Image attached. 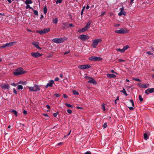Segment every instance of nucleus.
<instances>
[{
    "label": "nucleus",
    "mask_w": 154,
    "mask_h": 154,
    "mask_svg": "<svg viewBox=\"0 0 154 154\" xmlns=\"http://www.w3.org/2000/svg\"><path fill=\"white\" fill-rule=\"evenodd\" d=\"M29 90L31 92H36L39 91L40 89V86L37 85H34L33 86L28 87Z\"/></svg>",
    "instance_id": "1"
},
{
    "label": "nucleus",
    "mask_w": 154,
    "mask_h": 154,
    "mask_svg": "<svg viewBox=\"0 0 154 154\" xmlns=\"http://www.w3.org/2000/svg\"><path fill=\"white\" fill-rule=\"evenodd\" d=\"M26 72L25 71H23V68H19L14 72L13 74L15 75H17L23 74Z\"/></svg>",
    "instance_id": "2"
},
{
    "label": "nucleus",
    "mask_w": 154,
    "mask_h": 154,
    "mask_svg": "<svg viewBox=\"0 0 154 154\" xmlns=\"http://www.w3.org/2000/svg\"><path fill=\"white\" fill-rule=\"evenodd\" d=\"M129 31L126 29H121L119 30H116L115 32L117 33L123 34L128 32Z\"/></svg>",
    "instance_id": "3"
},
{
    "label": "nucleus",
    "mask_w": 154,
    "mask_h": 154,
    "mask_svg": "<svg viewBox=\"0 0 154 154\" xmlns=\"http://www.w3.org/2000/svg\"><path fill=\"white\" fill-rule=\"evenodd\" d=\"M102 40L100 39H97L93 40V43L91 44V46L93 48H96L99 42H101Z\"/></svg>",
    "instance_id": "4"
},
{
    "label": "nucleus",
    "mask_w": 154,
    "mask_h": 154,
    "mask_svg": "<svg viewBox=\"0 0 154 154\" xmlns=\"http://www.w3.org/2000/svg\"><path fill=\"white\" fill-rule=\"evenodd\" d=\"M50 28H45L43 30L37 31L36 32L42 35L48 33L50 31Z\"/></svg>",
    "instance_id": "5"
},
{
    "label": "nucleus",
    "mask_w": 154,
    "mask_h": 154,
    "mask_svg": "<svg viewBox=\"0 0 154 154\" xmlns=\"http://www.w3.org/2000/svg\"><path fill=\"white\" fill-rule=\"evenodd\" d=\"M89 60L91 61H99L102 60V58L100 57L92 56L89 57Z\"/></svg>",
    "instance_id": "6"
},
{
    "label": "nucleus",
    "mask_w": 154,
    "mask_h": 154,
    "mask_svg": "<svg viewBox=\"0 0 154 154\" xmlns=\"http://www.w3.org/2000/svg\"><path fill=\"white\" fill-rule=\"evenodd\" d=\"M78 38L82 41H84L88 39L89 38V37L86 35H79L78 37Z\"/></svg>",
    "instance_id": "7"
},
{
    "label": "nucleus",
    "mask_w": 154,
    "mask_h": 154,
    "mask_svg": "<svg viewBox=\"0 0 154 154\" xmlns=\"http://www.w3.org/2000/svg\"><path fill=\"white\" fill-rule=\"evenodd\" d=\"M52 41L56 43H60L64 42L65 41V40L63 38H54L52 40Z\"/></svg>",
    "instance_id": "8"
},
{
    "label": "nucleus",
    "mask_w": 154,
    "mask_h": 154,
    "mask_svg": "<svg viewBox=\"0 0 154 154\" xmlns=\"http://www.w3.org/2000/svg\"><path fill=\"white\" fill-rule=\"evenodd\" d=\"M129 47L128 45H126L124 46L122 49L117 48L116 51H119L122 53L124 52L126 50H127Z\"/></svg>",
    "instance_id": "9"
},
{
    "label": "nucleus",
    "mask_w": 154,
    "mask_h": 154,
    "mask_svg": "<svg viewBox=\"0 0 154 154\" xmlns=\"http://www.w3.org/2000/svg\"><path fill=\"white\" fill-rule=\"evenodd\" d=\"M91 67L90 65L87 64L79 66L78 68L82 69H84L90 68Z\"/></svg>",
    "instance_id": "10"
},
{
    "label": "nucleus",
    "mask_w": 154,
    "mask_h": 154,
    "mask_svg": "<svg viewBox=\"0 0 154 154\" xmlns=\"http://www.w3.org/2000/svg\"><path fill=\"white\" fill-rule=\"evenodd\" d=\"M120 11L118 14L119 16H120L122 15H126V12H125L124 11V8L123 7H122L121 8H120Z\"/></svg>",
    "instance_id": "11"
},
{
    "label": "nucleus",
    "mask_w": 154,
    "mask_h": 154,
    "mask_svg": "<svg viewBox=\"0 0 154 154\" xmlns=\"http://www.w3.org/2000/svg\"><path fill=\"white\" fill-rule=\"evenodd\" d=\"M31 55L33 57L37 58L42 56V54L38 52H32L31 53Z\"/></svg>",
    "instance_id": "12"
},
{
    "label": "nucleus",
    "mask_w": 154,
    "mask_h": 154,
    "mask_svg": "<svg viewBox=\"0 0 154 154\" xmlns=\"http://www.w3.org/2000/svg\"><path fill=\"white\" fill-rule=\"evenodd\" d=\"M154 92V88H148L145 91V93L147 94Z\"/></svg>",
    "instance_id": "13"
},
{
    "label": "nucleus",
    "mask_w": 154,
    "mask_h": 154,
    "mask_svg": "<svg viewBox=\"0 0 154 154\" xmlns=\"http://www.w3.org/2000/svg\"><path fill=\"white\" fill-rule=\"evenodd\" d=\"M87 78L90 79L88 81V82L89 83H92L94 84H96V82L95 80L93 78H91L90 77H87Z\"/></svg>",
    "instance_id": "14"
},
{
    "label": "nucleus",
    "mask_w": 154,
    "mask_h": 154,
    "mask_svg": "<svg viewBox=\"0 0 154 154\" xmlns=\"http://www.w3.org/2000/svg\"><path fill=\"white\" fill-rule=\"evenodd\" d=\"M1 88L4 90H8L9 88V86L7 84H5L2 85H1Z\"/></svg>",
    "instance_id": "15"
},
{
    "label": "nucleus",
    "mask_w": 154,
    "mask_h": 154,
    "mask_svg": "<svg viewBox=\"0 0 154 154\" xmlns=\"http://www.w3.org/2000/svg\"><path fill=\"white\" fill-rule=\"evenodd\" d=\"M54 81L53 80H51L49 81L48 83H47V85L45 86V88H47L48 87H52L54 83Z\"/></svg>",
    "instance_id": "16"
},
{
    "label": "nucleus",
    "mask_w": 154,
    "mask_h": 154,
    "mask_svg": "<svg viewBox=\"0 0 154 154\" xmlns=\"http://www.w3.org/2000/svg\"><path fill=\"white\" fill-rule=\"evenodd\" d=\"M32 44L34 45L39 50L41 49V48L39 46V43L38 42H32Z\"/></svg>",
    "instance_id": "17"
},
{
    "label": "nucleus",
    "mask_w": 154,
    "mask_h": 154,
    "mask_svg": "<svg viewBox=\"0 0 154 154\" xmlns=\"http://www.w3.org/2000/svg\"><path fill=\"white\" fill-rule=\"evenodd\" d=\"M107 77L109 78H115L116 77V75L113 74H107L106 75Z\"/></svg>",
    "instance_id": "18"
},
{
    "label": "nucleus",
    "mask_w": 154,
    "mask_h": 154,
    "mask_svg": "<svg viewBox=\"0 0 154 154\" xmlns=\"http://www.w3.org/2000/svg\"><path fill=\"white\" fill-rule=\"evenodd\" d=\"M15 43V42H11L7 43L6 44L7 45V47H11L14 45Z\"/></svg>",
    "instance_id": "19"
},
{
    "label": "nucleus",
    "mask_w": 154,
    "mask_h": 154,
    "mask_svg": "<svg viewBox=\"0 0 154 154\" xmlns=\"http://www.w3.org/2000/svg\"><path fill=\"white\" fill-rule=\"evenodd\" d=\"M91 24V22H88V23H87L86 25V26L84 27L85 28H86L85 29L86 30H88V29L90 27V26Z\"/></svg>",
    "instance_id": "20"
},
{
    "label": "nucleus",
    "mask_w": 154,
    "mask_h": 154,
    "mask_svg": "<svg viewBox=\"0 0 154 154\" xmlns=\"http://www.w3.org/2000/svg\"><path fill=\"white\" fill-rule=\"evenodd\" d=\"M32 3V2L31 0H26L25 2L26 4L28 5L31 4Z\"/></svg>",
    "instance_id": "21"
},
{
    "label": "nucleus",
    "mask_w": 154,
    "mask_h": 154,
    "mask_svg": "<svg viewBox=\"0 0 154 154\" xmlns=\"http://www.w3.org/2000/svg\"><path fill=\"white\" fill-rule=\"evenodd\" d=\"M121 92L123 93L125 95L127 96L128 95V94L125 91V90L124 88H123L122 90L121 91Z\"/></svg>",
    "instance_id": "22"
},
{
    "label": "nucleus",
    "mask_w": 154,
    "mask_h": 154,
    "mask_svg": "<svg viewBox=\"0 0 154 154\" xmlns=\"http://www.w3.org/2000/svg\"><path fill=\"white\" fill-rule=\"evenodd\" d=\"M149 86V84H143L142 85V88H146L148 87Z\"/></svg>",
    "instance_id": "23"
},
{
    "label": "nucleus",
    "mask_w": 154,
    "mask_h": 154,
    "mask_svg": "<svg viewBox=\"0 0 154 154\" xmlns=\"http://www.w3.org/2000/svg\"><path fill=\"white\" fill-rule=\"evenodd\" d=\"M86 28L84 27L81 29H79V30H78V31L79 32H84L85 31H86L87 30H86V29H85Z\"/></svg>",
    "instance_id": "24"
},
{
    "label": "nucleus",
    "mask_w": 154,
    "mask_h": 154,
    "mask_svg": "<svg viewBox=\"0 0 154 154\" xmlns=\"http://www.w3.org/2000/svg\"><path fill=\"white\" fill-rule=\"evenodd\" d=\"M143 137L144 139L146 140L149 139V137L148 136L147 134L146 133H145L144 134Z\"/></svg>",
    "instance_id": "25"
},
{
    "label": "nucleus",
    "mask_w": 154,
    "mask_h": 154,
    "mask_svg": "<svg viewBox=\"0 0 154 154\" xmlns=\"http://www.w3.org/2000/svg\"><path fill=\"white\" fill-rule=\"evenodd\" d=\"M73 93L74 95H78L79 94V92L77 91L76 90H73Z\"/></svg>",
    "instance_id": "26"
},
{
    "label": "nucleus",
    "mask_w": 154,
    "mask_h": 154,
    "mask_svg": "<svg viewBox=\"0 0 154 154\" xmlns=\"http://www.w3.org/2000/svg\"><path fill=\"white\" fill-rule=\"evenodd\" d=\"M65 105L68 107L72 108V106L70 104L65 103Z\"/></svg>",
    "instance_id": "27"
},
{
    "label": "nucleus",
    "mask_w": 154,
    "mask_h": 154,
    "mask_svg": "<svg viewBox=\"0 0 154 154\" xmlns=\"http://www.w3.org/2000/svg\"><path fill=\"white\" fill-rule=\"evenodd\" d=\"M26 8L27 9L28 8H30L32 10H33V9L32 7H30L29 5H27L26 6Z\"/></svg>",
    "instance_id": "28"
},
{
    "label": "nucleus",
    "mask_w": 154,
    "mask_h": 154,
    "mask_svg": "<svg viewBox=\"0 0 154 154\" xmlns=\"http://www.w3.org/2000/svg\"><path fill=\"white\" fill-rule=\"evenodd\" d=\"M58 20V19L57 18H55L53 20V21L54 23H56L57 22Z\"/></svg>",
    "instance_id": "29"
},
{
    "label": "nucleus",
    "mask_w": 154,
    "mask_h": 154,
    "mask_svg": "<svg viewBox=\"0 0 154 154\" xmlns=\"http://www.w3.org/2000/svg\"><path fill=\"white\" fill-rule=\"evenodd\" d=\"M47 8H46V6H45L44 7V8H43V11H44V14H45L47 13Z\"/></svg>",
    "instance_id": "30"
},
{
    "label": "nucleus",
    "mask_w": 154,
    "mask_h": 154,
    "mask_svg": "<svg viewBox=\"0 0 154 154\" xmlns=\"http://www.w3.org/2000/svg\"><path fill=\"white\" fill-rule=\"evenodd\" d=\"M7 47V45L6 44H4L3 45L0 46V48L1 49Z\"/></svg>",
    "instance_id": "31"
},
{
    "label": "nucleus",
    "mask_w": 154,
    "mask_h": 154,
    "mask_svg": "<svg viewBox=\"0 0 154 154\" xmlns=\"http://www.w3.org/2000/svg\"><path fill=\"white\" fill-rule=\"evenodd\" d=\"M17 88L19 90H22L23 88V86L21 85H18L17 86Z\"/></svg>",
    "instance_id": "32"
},
{
    "label": "nucleus",
    "mask_w": 154,
    "mask_h": 154,
    "mask_svg": "<svg viewBox=\"0 0 154 154\" xmlns=\"http://www.w3.org/2000/svg\"><path fill=\"white\" fill-rule=\"evenodd\" d=\"M12 112L14 113V114L16 116H17V112L16 110H13L12 111Z\"/></svg>",
    "instance_id": "33"
},
{
    "label": "nucleus",
    "mask_w": 154,
    "mask_h": 154,
    "mask_svg": "<svg viewBox=\"0 0 154 154\" xmlns=\"http://www.w3.org/2000/svg\"><path fill=\"white\" fill-rule=\"evenodd\" d=\"M139 100L140 102H142L143 101V98L141 97L140 95H139Z\"/></svg>",
    "instance_id": "34"
},
{
    "label": "nucleus",
    "mask_w": 154,
    "mask_h": 154,
    "mask_svg": "<svg viewBox=\"0 0 154 154\" xmlns=\"http://www.w3.org/2000/svg\"><path fill=\"white\" fill-rule=\"evenodd\" d=\"M130 102L131 103L132 105V106H134V101L133 100H130Z\"/></svg>",
    "instance_id": "35"
},
{
    "label": "nucleus",
    "mask_w": 154,
    "mask_h": 154,
    "mask_svg": "<svg viewBox=\"0 0 154 154\" xmlns=\"http://www.w3.org/2000/svg\"><path fill=\"white\" fill-rule=\"evenodd\" d=\"M34 11V14L36 15H38V12L37 10H33Z\"/></svg>",
    "instance_id": "36"
},
{
    "label": "nucleus",
    "mask_w": 154,
    "mask_h": 154,
    "mask_svg": "<svg viewBox=\"0 0 154 154\" xmlns=\"http://www.w3.org/2000/svg\"><path fill=\"white\" fill-rule=\"evenodd\" d=\"M63 0H57L56 1V3L57 4L61 3Z\"/></svg>",
    "instance_id": "37"
},
{
    "label": "nucleus",
    "mask_w": 154,
    "mask_h": 154,
    "mask_svg": "<svg viewBox=\"0 0 154 154\" xmlns=\"http://www.w3.org/2000/svg\"><path fill=\"white\" fill-rule=\"evenodd\" d=\"M133 80H134L136 81H138V82H140L141 81V80H140V79H139L138 78H133Z\"/></svg>",
    "instance_id": "38"
},
{
    "label": "nucleus",
    "mask_w": 154,
    "mask_h": 154,
    "mask_svg": "<svg viewBox=\"0 0 154 154\" xmlns=\"http://www.w3.org/2000/svg\"><path fill=\"white\" fill-rule=\"evenodd\" d=\"M102 107L103 109V111H105V108L104 106V104H103L102 105Z\"/></svg>",
    "instance_id": "39"
},
{
    "label": "nucleus",
    "mask_w": 154,
    "mask_h": 154,
    "mask_svg": "<svg viewBox=\"0 0 154 154\" xmlns=\"http://www.w3.org/2000/svg\"><path fill=\"white\" fill-rule=\"evenodd\" d=\"M67 112L69 114H71L72 113V111L70 109H68L67 110Z\"/></svg>",
    "instance_id": "40"
},
{
    "label": "nucleus",
    "mask_w": 154,
    "mask_h": 154,
    "mask_svg": "<svg viewBox=\"0 0 154 154\" xmlns=\"http://www.w3.org/2000/svg\"><path fill=\"white\" fill-rule=\"evenodd\" d=\"M107 126V125L106 123H105L103 125V127L104 128H106Z\"/></svg>",
    "instance_id": "41"
},
{
    "label": "nucleus",
    "mask_w": 154,
    "mask_h": 154,
    "mask_svg": "<svg viewBox=\"0 0 154 154\" xmlns=\"http://www.w3.org/2000/svg\"><path fill=\"white\" fill-rule=\"evenodd\" d=\"M146 53L148 55H153V54L151 53L150 51H147L146 52Z\"/></svg>",
    "instance_id": "42"
},
{
    "label": "nucleus",
    "mask_w": 154,
    "mask_h": 154,
    "mask_svg": "<svg viewBox=\"0 0 154 154\" xmlns=\"http://www.w3.org/2000/svg\"><path fill=\"white\" fill-rule=\"evenodd\" d=\"M138 85L140 88H142L143 84H142L140 83H139L138 84Z\"/></svg>",
    "instance_id": "43"
},
{
    "label": "nucleus",
    "mask_w": 154,
    "mask_h": 154,
    "mask_svg": "<svg viewBox=\"0 0 154 154\" xmlns=\"http://www.w3.org/2000/svg\"><path fill=\"white\" fill-rule=\"evenodd\" d=\"M120 26V25L119 24H114V26L115 27H118L119 26Z\"/></svg>",
    "instance_id": "44"
},
{
    "label": "nucleus",
    "mask_w": 154,
    "mask_h": 154,
    "mask_svg": "<svg viewBox=\"0 0 154 154\" xmlns=\"http://www.w3.org/2000/svg\"><path fill=\"white\" fill-rule=\"evenodd\" d=\"M105 13V11H103L101 12V15L100 16H102Z\"/></svg>",
    "instance_id": "45"
},
{
    "label": "nucleus",
    "mask_w": 154,
    "mask_h": 154,
    "mask_svg": "<svg viewBox=\"0 0 154 154\" xmlns=\"http://www.w3.org/2000/svg\"><path fill=\"white\" fill-rule=\"evenodd\" d=\"M55 96L56 97H58L60 96V95L59 94H55Z\"/></svg>",
    "instance_id": "46"
},
{
    "label": "nucleus",
    "mask_w": 154,
    "mask_h": 154,
    "mask_svg": "<svg viewBox=\"0 0 154 154\" xmlns=\"http://www.w3.org/2000/svg\"><path fill=\"white\" fill-rule=\"evenodd\" d=\"M128 107L131 110H132L134 109V108L133 107Z\"/></svg>",
    "instance_id": "47"
},
{
    "label": "nucleus",
    "mask_w": 154,
    "mask_h": 154,
    "mask_svg": "<svg viewBox=\"0 0 154 154\" xmlns=\"http://www.w3.org/2000/svg\"><path fill=\"white\" fill-rule=\"evenodd\" d=\"M119 62H124L125 60H123L121 59H119L118 60Z\"/></svg>",
    "instance_id": "48"
},
{
    "label": "nucleus",
    "mask_w": 154,
    "mask_h": 154,
    "mask_svg": "<svg viewBox=\"0 0 154 154\" xmlns=\"http://www.w3.org/2000/svg\"><path fill=\"white\" fill-rule=\"evenodd\" d=\"M57 115V113H54L53 114V116L54 117H56Z\"/></svg>",
    "instance_id": "49"
},
{
    "label": "nucleus",
    "mask_w": 154,
    "mask_h": 154,
    "mask_svg": "<svg viewBox=\"0 0 154 154\" xmlns=\"http://www.w3.org/2000/svg\"><path fill=\"white\" fill-rule=\"evenodd\" d=\"M19 83L23 85L26 84V82H19Z\"/></svg>",
    "instance_id": "50"
},
{
    "label": "nucleus",
    "mask_w": 154,
    "mask_h": 154,
    "mask_svg": "<svg viewBox=\"0 0 154 154\" xmlns=\"http://www.w3.org/2000/svg\"><path fill=\"white\" fill-rule=\"evenodd\" d=\"M13 90H14L13 92H14V93L17 94V92L16 91V90L15 89V88H14Z\"/></svg>",
    "instance_id": "51"
},
{
    "label": "nucleus",
    "mask_w": 154,
    "mask_h": 154,
    "mask_svg": "<svg viewBox=\"0 0 154 154\" xmlns=\"http://www.w3.org/2000/svg\"><path fill=\"white\" fill-rule=\"evenodd\" d=\"M69 52H70V51H66L64 53V54H67L69 53Z\"/></svg>",
    "instance_id": "52"
},
{
    "label": "nucleus",
    "mask_w": 154,
    "mask_h": 154,
    "mask_svg": "<svg viewBox=\"0 0 154 154\" xmlns=\"http://www.w3.org/2000/svg\"><path fill=\"white\" fill-rule=\"evenodd\" d=\"M59 80V79L58 77H56L55 79V81H58Z\"/></svg>",
    "instance_id": "53"
},
{
    "label": "nucleus",
    "mask_w": 154,
    "mask_h": 154,
    "mask_svg": "<svg viewBox=\"0 0 154 154\" xmlns=\"http://www.w3.org/2000/svg\"><path fill=\"white\" fill-rule=\"evenodd\" d=\"M76 108L80 109H83V108L82 107H80L79 106H77Z\"/></svg>",
    "instance_id": "54"
},
{
    "label": "nucleus",
    "mask_w": 154,
    "mask_h": 154,
    "mask_svg": "<svg viewBox=\"0 0 154 154\" xmlns=\"http://www.w3.org/2000/svg\"><path fill=\"white\" fill-rule=\"evenodd\" d=\"M111 72L112 73H115V74H117V72H115L113 70H111Z\"/></svg>",
    "instance_id": "55"
},
{
    "label": "nucleus",
    "mask_w": 154,
    "mask_h": 154,
    "mask_svg": "<svg viewBox=\"0 0 154 154\" xmlns=\"http://www.w3.org/2000/svg\"><path fill=\"white\" fill-rule=\"evenodd\" d=\"M23 113L25 114V115H26L27 113V112L25 110H24L23 111Z\"/></svg>",
    "instance_id": "56"
},
{
    "label": "nucleus",
    "mask_w": 154,
    "mask_h": 154,
    "mask_svg": "<svg viewBox=\"0 0 154 154\" xmlns=\"http://www.w3.org/2000/svg\"><path fill=\"white\" fill-rule=\"evenodd\" d=\"M63 97L65 98H67L68 97L65 94H63Z\"/></svg>",
    "instance_id": "57"
},
{
    "label": "nucleus",
    "mask_w": 154,
    "mask_h": 154,
    "mask_svg": "<svg viewBox=\"0 0 154 154\" xmlns=\"http://www.w3.org/2000/svg\"><path fill=\"white\" fill-rule=\"evenodd\" d=\"M84 154H91L90 152L87 151Z\"/></svg>",
    "instance_id": "58"
},
{
    "label": "nucleus",
    "mask_w": 154,
    "mask_h": 154,
    "mask_svg": "<svg viewBox=\"0 0 154 154\" xmlns=\"http://www.w3.org/2000/svg\"><path fill=\"white\" fill-rule=\"evenodd\" d=\"M69 26L70 27H74V26L72 23H70L69 24Z\"/></svg>",
    "instance_id": "59"
},
{
    "label": "nucleus",
    "mask_w": 154,
    "mask_h": 154,
    "mask_svg": "<svg viewBox=\"0 0 154 154\" xmlns=\"http://www.w3.org/2000/svg\"><path fill=\"white\" fill-rule=\"evenodd\" d=\"M46 107L48 109H50V106L48 105H46Z\"/></svg>",
    "instance_id": "60"
},
{
    "label": "nucleus",
    "mask_w": 154,
    "mask_h": 154,
    "mask_svg": "<svg viewBox=\"0 0 154 154\" xmlns=\"http://www.w3.org/2000/svg\"><path fill=\"white\" fill-rule=\"evenodd\" d=\"M43 115H44V116H45L48 117V115L47 114H43Z\"/></svg>",
    "instance_id": "61"
},
{
    "label": "nucleus",
    "mask_w": 154,
    "mask_h": 154,
    "mask_svg": "<svg viewBox=\"0 0 154 154\" xmlns=\"http://www.w3.org/2000/svg\"><path fill=\"white\" fill-rule=\"evenodd\" d=\"M11 85L14 86H16V85L14 83L12 84Z\"/></svg>",
    "instance_id": "62"
},
{
    "label": "nucleus",
    "mask_w": 154,
    "mask_h": 154,
    "mask_svg": "<svg viewBox=\"0 0 154 154\" xmlns=\"http://www.w3.org/2000/svg\"><path fill=\"white\" fill-rule=\"evenodd\" d=\"M150 48L151 50L152 51H154V49L151 46Z\"/></svg>",
    "instance_id": "63"
},
{
    "label": "nucleus",
    "mask_w": 154,
    "mask_h": 154,
    "mask_svg": "<svg viewBox=\"0 0 154 154\" xmlns=\"http://www.w3.org/2000/svg\"><path fill=\"white\" fill-rule=\"evenodd\" d=\"M89 8H90L89 6L88 5H87L86 7V9H88Z\"/></svg>",
    "instance_id": "64"
}]
</instances>
